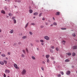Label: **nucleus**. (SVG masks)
I'll use <instances>...</instances> for the list:
<instances>
[{
    "instance_id": "f257e3e1",
    "label": "nucleus",
    "mask_w": 77,
    "mask_h": 77,
    "mask_svg": "<svg viewBox=\"0 0 77 77\" xmlns=\"http://www.w3.org/2000/svg\"><path fill=\"white\" fill-rule=\"evenodd\" d=\"M26 73V70L25 69H23L22 72L21 74L23 75H24Z\"/></svg>"
},
{
    "instance_id": "f03ea898",
    "label": "nucleus",
    "mask_w": 77,
    "mask_h": 77,
    "mask_svg": "<svg viewBox=\"0 0 77 77\" xmlns=\"http://www.w3.org/2000/svg\"><path fill=\"white\" fill-rule=\"evenodd\" d=\"M44 39H46V40H47V41H48V40H50V38L47 36H46L44 37Z\"/></svg>"
},
{
    "instance_id": "7ed1b4c3",
    "label": "nucleus",
    "mask_w": 77,
    "mask_h": 77,
    "mask_svg": "<svg viewBox=\"0 0 77 77\" xmlns=\"http://www.w3.org/2000/svg\"><path fill=\"white\" fill-rule=\"evenodd\" d=\"M14 66L17 69H19V67H18V66L16 63L14 64Z\"/></svg>"
},
{
    "instance_id": "20e7f679",
    "label": "nucleus",
    "mask_w": 77,
    "mask_h": 77,
    "mask_svg": "<svg viewBox=\"0 0 77 77\" xmlns=\"http://www.w3.org/2000/svg\"><path fill=\"white\" fill-rule=\"evenodd\" d=\"M71 73V72L69 70H68L66 72V74L67 75H69Z\"/></svg>"
},
{
    "instance_id": "39448f33",
    "label": "nucleus",
    "mask_w": 77,
    "mask_h": 77,
    "mask_svg": "<svg viewBox=\"0 0 77 77\" xmlns=\"http://www.w3.org/2000/svg\"><path fill=\"white\" fill-rule=\"evenodd\" d=\"M77 48V46H74L72 47L73 50H75Z\"/></svg>"
},
{
    "instance_id": "423d86ee",
    "label": "nucleus",
    "mask_w": 77,
    "mask_h": 77,
    "mask_svg": "<svg viewBox=\"0 0 77 77\" xmlns=\"http://www.w3.org/2000/svg\"><path fill=\"white\" fill-rule=\"evenodd\" d=\"M13 33H14V30L13 29H11L10 32V33L12 34Z\"/></svg>"
},
{
    "instance_id": "0eeeda50",
    "label": "nucleus",
    "mask_w": 77,
    "mask_h": 77,
    "mask_svg": "<svg viewBox=\"0 0 77 77\" xmlns=\"http://www.w3.org/2000/svg\"><path fill=\"white\" fill-rule=\"evenodd\" d=\"M5 72L6 73H9V72H10V71L8 70H6L5 71Z\"/></svg>"
},
{
    "instance_id": "6e6552de",
    "label": "nucleus",
    "mask_w": 77,
    "mask_h": 77,
    "mask_svg": "<svg viewBox=\"0 0 77 77\" xmlns=\"http://www.w3.org/2000/svg\"><path fill=\"white\" fill-rule=\"evenodd\" d=\"M34 15H35L36 16V15H38V12H35L33 13Z\"/></svg>"
},
{
    "instance_id": "1a4fd4ad",
    "label": "nucleus",
    "mask_w": 77,
    "mask_h": 77,
    "mask_svg": "<svg viewBox=\"0 0 77 77\" xmlns=\"http://www.w3.org/2000/svg\"><path fill=\"white\" fill-rule=\"evenodd\" d=\"M1 12L2 13V14H5V11L4 10L1 11Z\"/></svg>"
},
{
    "instance_id": "9d476101",
    "label": "nucleus",
    "mask_w": 77,
    "mask_h": 77,
    "mask_svg": "<svg viewBox=\"0 0 77 77\" xmlns=\"http://www.w3.org/2000/svg\"><path fill=\"white\" fill-rule=\"evenodd\" d=\"M66 54H67L68 56H71V53H66Z\"/></svg>"
},
{
    "instance_id": "9b49d317",
    "label": "nucleus",
    "mask_w": 77,
    "mask_h": 77,
    "mask_svg": "<svg viewBox=\"0 0 77 77\" xmlns=\"http://www.w3.org/2000/svg\"><path fill=\"white\" fill-rule=\"evenodd\" d=\"M0 64L2 65H4V63L3 61H0Z\"/></svg>"
},
{
    "instance_id": "f8f14e48",
    "label": "nucleus",
    "mask_w": 77,
    "mask_h": 77,
    "mask_svg": "<svg viewBox=\"0 0 77 77\" xmlns=\"http://www.w3.org/2000/svg\"><path fill=\"white\" fill-rule=\"evenodd\" d=\"M45 57L47 59H48L50 57V55H46L45 56Z\"/></svg>"
},
{
    "instance_id": "ddd939ff",
    "label": "nucleus",
    "mask_w": 77,
    "mask_h": 77,
    "mask_svg": "<svg viewBox=\"0 0 77 77\" xmlns=\"http://www.w3.org/2000/svg\"><path fill=\"white\" fill-rule=\"evenodd\" d=\"M65 62H69V60L67 59L65 60Z\"/></svg>"
},
{
    "instance_id": "4468645a",
    "label": "nucleus",
    "mask_w": 77,
    "mask_h": 77,
    "mask_svg": "<svg viewBox=\"0 0 77 77\" xmlns=\"http://www.w3.org/2000/svg\"><path fill=\"white\" fill-rule=\"evenodd\" d=\"M56 15H60V12H57Z\"/></svg>"
},
{
    "instance_id": "2eb2a0df",
    "label": "nucleus",
    "mask_w": 77,
    "mask_h": 77,
    "mask_svg": "<svg viewBox=\"0 0 77 77\" xmlns=\"http://www.w3.org/2000/svg\"><path fill=\"white\" fill-rule=\"evenodd\" d=\"M13 21H14V24H16V23H17V20H16L15 19H14Z\"/></svg>"
},
{
    "instance_id": "dca6fc26",
    "label": "nucleus",
    "mask_w": 77,
    "mask_h": 77,
    "mask_svg": "<svg viewBox=\"0 0 77 77\" xmlns=\"http://www.w3.org/2000/svg\"><path fill=\"white\" fill-rule=\"evenodd\" d=\"M29 12H30V14H32L33 12V10L32 9H30L29 10Z\"/></svg>"
},
{
    "instance_id": "f3484780",
    "label": "nucleus",
    "mask_w": 77,
    "mask_h": 77,
    "mask_svg": "<svg viewBox=\"0 0 77 77\" xmlns=\"http://www.w3.org/2000/svg\"><path fill=\"white\" fill-rule=\"evenodd\" d=\"M23 39H26V38H27V36H23L22 37Z\"/></svg>"
},
{
    "instance_id": "a211bd4d",
    "label": "nucleus",
    "mask_w": 77,
    "mask_h": 77,
    "mask_svg": "<svg viewBox=\"0 0 77 77\" xmlns=\"http://www.w3.org/2000/svg\"><path fill=\"white\" fill-rule=\"evenodd\" d=\"M1 56L2 57H5V56H6V55L5 54H3L1 55Z\"/></svg>"
},
{
    "instance_id": "6ab92c4d",
    "label": "nucleus",
    "mask_w": 77,
    "mask_h": 77,
    "mask_svg": "<svg viewBox=\"0 0 77 77\" xmlns=\"http://www.w3.org/2000/svg\"><path fill=\"white\" fill-rule=\"evenodd\" d=\"M72 36H73L75 37V33H73V34H72Z\"/></svg>"
},
{
    "instance_id": "aec40b11",
    "label": "nucleus",
    "mask_w": 77,
    "mask_h": 77,
    "mask_svg": "<svg viewBox=\"0 0 77 77\" xmlns=\"http://www.w3.org/2000/svg\"><path fill=\"white\" fill-rule=\"evenodd\" d=\"M72 56H75V53L73 52L72 53Z\"/></svg>"
},
{
    "instance_id": "412c9836",
    "label": "nucleus",
    "mask_w": 77,
    "mask_h": 77,
    "mask_svg": "<svg viewBox=\"0 0 77 77\" xmlns=\"http://www.w3.org/2000/svg\"><path fill=\"white\" fill-rule=\"evenodd\" d=\"M47 62L48 63H49V62H50V60H49V59L48 58H47Z\"/></svg>"
},
{
    "instance_id": "4be33fe9",
    "label": "nucleus",
    "mask_w": 77,
    "mask_h": 77,
    "mask_svg": "<svg viewBox=\"0 0 77 77\" xmlns=\"http://www.w3.org/2000/svg\"><path fill=\"white\" fill-rule=\"evenodd\" d=\"M28 25H29V22H28L26 25L25 26V28H26L27 26H28Z\"/></svg>"
},
{
    "instance_id": "5701e85b",
    "label": "nucleus",
    "mask_w": 77,
    "mask_h": 77,
    "mask_svg": "<svg viewBox=\"0 0 77 77\" xmlns=\"http://www.w3.org/2000/svg\"><path fill=\"white\" fill-rule=\"evenodd\" d=\"M4 62L5 63V64H7V61L5 60H4Z\"/></svg>"
},
{
    "instance_id": "b1692460",
    "label": "nucleus",
    "mask_w": 77,
    "mask_h": 77,
    "mask_svg": "<svg viewBox=\"0 0 77 77\" xmlns=\"http://www.w3.org/2000/svg\"><path fill=\"white\" fill-rule=\"evenodd\" d=\"M65 41H63L62 42V43H63V44H64V45H65Z\"/></svg>"
},
{
    "instance_id": "393cba45",
    "label": "nucleus",
    "mask_w": 77,
    "mask_h": 77,
    "mask_svg": "<svg viewBox=\"0 0 77 77\" xmlns=\"http://www.w3.org/2000/svg\"><path fill=\"white\" fill-rule=\"evenodd\" d=\"M53 24L54 26H56L57 25V23L56 22H54L53 23Z\"/></svg>"
},
{
    "instance_id": "a878e982",
    "label": "nucleus",
    "mask_w": 77,
    "mask_h": 77,
    "mask_svg": "<svg viewBox=\"0 0 77 77\" xmlns=\"http://www.w3.org/2000/svg\"><path fill=\"white\" fill-rule=\"evenodd\" d=\"M32 58L33 60H35V57L34 56H32Z\"/></svg>"
},
{
    "instance_id": "bb28decb",
    "label": "nucleus",
    "mask_w": 77,
    "mask_h": 77,
    "mask_svg": "<svg viewBox=\"0 0 77 77\" xmlns=\"http://www.w3.org/2000/svg\"><path fill=\"white\" fill-rule=\"evenodd\" d=\"M61 30H66V28H61Z\"/></svg>"
},
{
    "instance_id": "cd10ccee",
    "label": "nucleus",
    "mask_w": 77,
    "mask_h": 77,
    "mask_svg": "<svg viewBox=\"0 0 77 77\" xmlns=\"http://www.w3.org/2000/svg\"><path fill=\"white\" fill-rule=\"evenodd\" d=\"M50 51L51 53H53V50L51 49H50Z\"/></svg>"
},
{
    "instance_id": "c85d7f7f",
    "label": "nucleus",
    "mask_w": 77,
    "mask_h": 77,
    "mask_svg": "<svg viewBox=\"0 0 77 77\" xmlns=\"http://www.w3.org/2000/svg\"><path fill=\"white\" fill-rule=\"evenodd\" d=\"M57 77H61V75H60V74H58Z\"/></svg>"
},
{
    "instance_id": "c756f323",
    "label": "nucleus",
    "mask_w": 77,
    "mask_h": 77,
    "mask_svg": "<svg viewBox=\"0 0 77 77\" xmlns=\"http://www.w3.org/2000/svg\"><path fill=\"white\" fill-rule=\"evenodd\" d=\"M21 57H24V54H22Z\"/></svg>"
},
{
    "instance_id": "7c9ffc66",
    "label": "nucleus",
    "mask_w": 77,
    "mask_h": 77,
    "mask_svg": "<svg viewBox=\"0 0 77 77\" xmlns=\"http://www.w3.org/2000/svg\"><path fill=\"white\" fill-rule=\"evenodd\" d=\"M29 34L31 35H33V33L31 32H29Z\"/></svg>"
},
{
    "instance_id": "2f4dec72",
    "label": "nucleus",
    "mask_w": 77,
    "mask_h": 77,
    "mask_svg": "<svg viewBox=\"0 0 77 77\" xmlns=\"http://www.w3.org/2000/svg\"><path fill=\"white\" fill-rule=\"evenodd\" d=\"M40 41L41 42H44V40H40Z\"/></svg>"
},
{
    "instance_id": "473e14b6",
    "label": "nucleus",
    "mask_w": 77,
    "mask_h": 77,
    "mask_svg": "<svg viewBox=\"0 0 77 77\" xmlns=\"http://www.w3.org/2000/svg\"><path fill=\"white\" fill-rule=\"evenodd\" d=\"M56 50L57 51H59V48H56Z\"/></svg>"
},
{
    "instance_id": "72a5a7b5",
    "label": "nucleus",
    "mask_w": 77,
    "mask_h": 77,
    "mask_svg": "<svg viewBox=\"0 0 77 77\" xmlns=\"http://www.w3.org/2000/svg\"><path fill=\"white\" fill-rule=\"evenodd\" d=\"M23 51L24 53V54H26V51L24 50H23Z\"/></svg>"
},
{
    "instance_id": "f704fd0d",
    "label": "nucleus",
    "mask_w": 77,
    "mask_h": 77,
    "mask_svg": "<svg viewBox=\"0 0 77 77\" xmlns=\"http://www.w3.org/2000/svg\"><path fill=\"white\" fill-rule=\"evenodd\" d=\"M61 74L62 75H63L64 74V73H63V72H60Z\"/></svg>"
},
{
    "instance_id": "c9c22d12",
    "label": "nucleus",
    "mask_w": 77,
    "mask_h": 77,
    "mask_svg": "<svg viewBox=\"0 0 77 77\" xmlns=\"http://www.w3.org/2000/svg\"><path fill=\"white\" fill-rule=\"evenodd\" d=\"M42 13H40L39 15V17H41V15H42Z\"/></svg>"
},
{
    "instance_id": "e433bc0d",
    "label": "nucleus",
    "mask_w": 77,
    "mask_h": 77,
    "mask_svg": "<svg viewBox=\"0 0 77 77\" xmlns=\"http://www.w3.org/2000/svg\"><path fill=\"white\" fill-rule=\"evenodd\" d=\"M42 71H44V67H42Z\"/></svg>"
},
{
    "instance_id": "4c0bfd02",
    "label": "nucleus",
    "mask_w": 77,
    "mask_h": 77,
    "mask_svg": "<svg viewBox=\"0 0 77 77\" xmlns=\"http://www.w3.org/2000/svg\"><path fill=\"white\" fill-rule=\"evenodd\" d=\"M51 48L52 49H54V46H51Z\"/></svg>"
},
{
    "instance_id": "58836bf2",
    "label": "nucleus",
    "mask_w": 77,
    "mask_h": 77,
    "mask_svg": "<svg viewBox=\"0 0 77 77\" xmlns=\"http://www.w3.org/2000/svg\"><path fill=\"white\" fill-rule=\"evenodd\" d=\"M42 63L43 64H45V61H43L42 62Z\"/></svg>"
},
{
    "instance_id": "ea45409f",
    "label": "nucleus",
    "mask_w": 77,
    "mask_h": 77,
    "mask_svg": "<svg viewBox=\"0 0 77 77\" xmlns=\"http://www.w3.org/2000/svg\"><path fill=\"white\" fill-rule=\"evenodd\" d=\"M51 59H52V60H54V57H51Z\"/></svg>"
},
{
    "instance_id": "a19ab883",
    "label": "nucleus",
    "mask_w": 77,
    "mask_h": 77,
    "mask_svg": "<svg viewBox=\"0 0 77 77\" xmlns=\"http://www.w3.org/2000/svg\"><path fill=\"white\" fill-rule=\"evenodd\" d=\"M8 15L9 16H12V14L11 13H9Z\"/></svg>"
},
{
    "instance_id": "79ce46f5",
    "label": "nucleus",
    "mask_w": 77,
    "mask_h": 77,
    "mask_svg": "<svg viewBox=\"0 0 77 77\" xmlns=\"http://www.w3.org/2000/svg\"><path fill=\"white\" fill-rule=\"evenodd\" d=\"M4 77H6V74H4Z\"/></svg>"
},
{
    "instance_id": "37998d69",
    "label": "nucleus",
    "mask_w": 77,
    "mask_h": 77,
    "mask_svg": "<svg viewBox=\"0 0 77 77\" xmlns=\"http://www.w3.org/2000/svg\"><path fill=\"white\" fill-rule=\"evenodd\" d=\"M8 55H10V54H11V53L9 52H8Z\"/></svg>"
},
{
    "instance_id": "c03bdc74",
    "label": "nucleus",
    "mask_w": 77,
    "mask_h": 77,
    "mask_svg": "<svg viewBox=\"0 0 77 77\" xmlns=\"http://www.w3.org/2000/svg\"><path fill=\"white\" fill-rule=\"evenodd\" d=\"M40 27H41V28H43V27H44V26H40Z\"/></svg>"
},
{
    "instance_id": "a18cd8bd",
    "label": "nucleus",
    "mask_w": 77,
    "mask_h": 77,
    "mask_svg": "<svg viewBox=\"0 0 77 77\" xmlns=\"http://www.w3.org/2000/svg\"><path fill=\"white\" fill-rule=\"evenodd\" d=\"M12 20H15V17H12Z\"/></svg>"
},
{
    "instance_id": "49530a36",
    "label": "nucleus",
    "mask_w": 77,
    "mask_h": 77,
    "mask_svg": "<svg viewBox=\"0 0 77 77\" xmlns=\"http://www.w3.org/2000/svg\"><path fill=\"white\" fill-rule=\"evenodd\" d=\"M26 52H27L28 53V49H27V48H26Z\"/></svg>"
},
{
    "instance_id": "de8ad7c7",
    "label": "nucleus",
    "mask_w": 77,
    "mask_h": 77,
    "mask_svg": "<svg viewBox=\"0 0 77 77\" xmlns=\"http://www.w3.org/2000/svg\"><path fill=\"white\" fill-rule=\"evenodd\" d=\"M31 25H35V24L34 23H32L31 24Z\"/></svg>"
},
{
    "instance_id": "09e8293b",
    "label": "nucleus",
    "mask_w": 77,
    "mask_h": 77,
    "mask_svg": "<svg viewBox=\"0 0 77 77\" xmlns=\"http://www.w3.org/2000/svg\"><path fill=\"white\" fill-rule=\"evenodd\" d=\"M42 20H43V21H44V20H45V18L44 17L42 19Z\"/></svg>"
},
{
    "instance_id": "8fccbe9b",
    "label": "nucleus",
    "mask_w": 77,
    "mask_h": 77,
    "mask_svg": "<svg viewBox=\"0 0 77 77\" xmlns=\"http://www.w3.org/2000/svg\"><path fill=\"white\" fill-rule=\"evenodd\" d=\"M56 63V61H54L53 63Z\"/></svg>"
},
{
    "instance_id": "3c124183",
    "label": "nucleus",
    "mask_w": 77,
    "mask_h": 77,
    "mask_svg": "<svg viewBox=\"0 0 77 77\" xmlns=\"http://www.w3.org/2000/svg\"><path fill=\"white\" fill-rule=\"evenodd\" d=\"M36 42H39V40H36Z\"/></svg>"
},
{
    "instance_id": "603ef678",
    "label": "nucleus",
    "mask_w": 77,
    "mask_h": 77,
    "mask_svg": "<svg viewBox=\"0 0 77 77\" xmlns=\"http://www.w3.org/2000/svg\"><path fill=\"white\" fill-rule=\"evenodd\" d=\"M30 45H31L32 46H33V44H32V43H31V44H30Z\"/></svg>"
},
{
    "instance_id": "864d4df0",
    "label": "nucleus",
    "mask_w": 77,
    "mask_h": 77,
    "mask_svg": "<svg viewBox=\"0 0 77 77\" xmlns=\"http://www.w3.org/2000/svg\"><path fill=\"white\" fill-rule=\"evenodd\" d=\"M41 44H42V45H43V46L44 45V43H41Z\"/></svg>"
},
{
    "instance_id": "5fc2aeb1",
    "label": "nucleus",
    "mask_w": 77,
    "mask_h": 77,
    "mask_svg": "<svg viewBox=\"0 0 77 77\" xmlns=\"http://www.w3.org/2000/svg\"><path fill=\"white\" fill-rule=\"evenodd\" d=\"M45 24H46V25H48V23L46 22L45 23Z\"/></svg>"
},
{
    "instance_id": "6e6d98bb",
    "label": "nucleus",
    "mask_w": 77,
    "mask_h": 77,
    "mask_svg": "<svg viewBox=\"0 0 77 77\" xmlns=\"http://www.w3.org/2000/svg\"><path fill=\"white\" fill-rule=\"evenodd\" d=\"M50 26H53V24H51Z\"/></svg>"
},
{
    "instance_id": "4d7b16f0",
    "label": "nucleus",
    "mask_w": 77,
    "mask_h": 77,
    "mask_svg": "<svg viewBox=\"0 0 77 77\" xmlns=\"http://www.w3.org/2000/svg\"><path fill=\"white\" fill-rule=\"evenodd\" d=\"M37 50H38V51H39V48H37Z\"/></svg>"
},
{
    "instance_id": "13d9d810",
    "label": "nucleus",
    "mask_w": 77,
    "mask_h": 77,
    "mask_svg": "<svg viewBox=\"0 0 77 77\" xmlns=\"http://www.w3.org/2000/svg\"><path fill=\"white\" fill-rule=\"evenodd\" d=\"M53 20H55V19L54 18V17H53Z\"/></svg>"
},
{
    "instance_id": "bf43d9fd",
    "label": "nucleus",
    "mask_w": 77,
    "mask_h": 77,
    "mask_svg": "<svg viewBox=\"0 0 77 77\" xmlns=\"http://www.w3.org/2000/svg\"><path fill=\"white\" fill-rule=\"evenodd\" d=\"M2 32V29H0V33Z\"/></svg>"
},
{
    "instance_id": "052dcab7",
    "label": "nucleus",
    "mask_w": 77,
    "mask_h": 77,
    "mask_svg": "<svg viewBox=\"0 0 77 77\" xmlns=\"http://www.w3.org/2000/svg\"><path fill=\"white\" fill-rule=\"evenodd\" d=\"M74 66H72V68H74Z\"/></svg>"
},
{
    "instance_id": "680f3d73",
    "label": "nucleus",
    "mask_w": 77,
    "mask_h": 77,
    "mask_svg": "<svg viewBox=\"0 0 77 77\" xmlns=\"http://www.w3.org/2000/svg\"><path fill=\"white\" fill-rule=\"evenodd\" d=\"M6 59H7V60H8V57H6Z\"/></svg>"
},
{
    "instance_id": "e2e57ef3",
    "label": "nucleus",
    "mask_w": 77,
    "mask_h": 77,
    "mask_svg": "<svg viewBox=\"0 0 77 77\" xmlns=\"http://www.w3.org/2000/svg\"><path fill=\"white\" fill-rule=\"evenodd\" d=\"M33 18H34V19L35 18V17H33Z\"/></svg>"
},
{
    "instance_id": "0e129e2a",
    "label": "nucleus",
    "mask_w": 77,
    "mask_h": 77,
    "mask_svg": "<svg viewBox=\"0 0 77 77\" xmlns=\"http://www.w3.org/2000/svg\"><path fill=\"white\" fill-rule=\"evenodd\" d=\"M4 44H5V43H6V42H4Z\"/></svg>"
},
{
    "instance_id": "69168bd1",
    "label": "nucleus",
    "mask_w": 77,
    "mask_h": 77,
    "mask_svg": "<svg viewBox=\"0 0 77 77\" xmlns=\"http://www.w3.org/2000/svg\"><path fill=\"white\" fill-rule=\"evenodd\" d=\"M1 54V52H0V54Z\"/></svg>"
},
{
    "instance_id": "338daca9",
    "label": "nucleus",
    "mask_w": 77,
    "mask_h": 77,
    "mask_svg": "<svg viewBox=\"0 0 77 77\" xmlns=\"http://www.w3.org/2000/svg\"><path fill=\"white\" fill-rule=\"evenodd\" d=\"M5 1H7V0H5Z\"/></svg>"
},
{
    "instance_id": "774afa93",
    "label": "nucleus",
    "mask_w": 77,
    "mask_h": 77,
    "mask_svg": "<svg viewBox=\"0 0 77 77\" xmlns=\"http://www.w3.org/2000/svg\"><path fill=\"white\" fill-rule=\"evenodd\" d=\"M41 77H43V76H42Z\"/></svg>"
}]
</instances>
